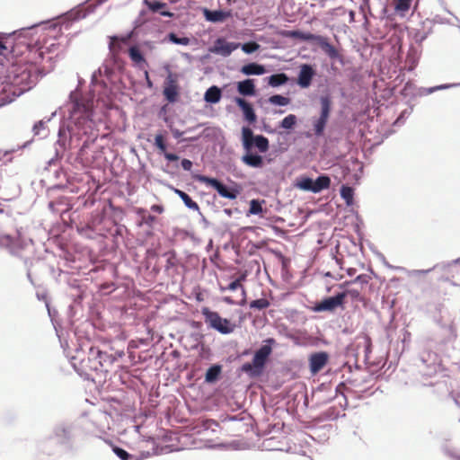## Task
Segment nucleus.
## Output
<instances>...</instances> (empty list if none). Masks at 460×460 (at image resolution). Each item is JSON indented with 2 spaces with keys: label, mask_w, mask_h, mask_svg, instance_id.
<instances>
[{
  "label": "nucleus",
  "mask_w": 460,
  "mask_h": 460,
  "mask_svg": "<svg viewBox=\"0 0 460 460\" xmlns=\"http://www.w3.org/2000/svg\"><path fill=\"white\" fill-rule=\"evenodd\" d=\"M116 359L114 355L102 352L96 347H91L87 355L82 358L74 357L73 365L79 375L93 379L108 373Z\"/></svg>",
  "instance_id": "nucleus-1"
},
{
  "label": "nucleus",
  "mask_w": 460,
  "mask_h": 460,
  "mask_svg": "<svg viewBox=\"0 0 460 460\" xmlns=\"http://www.w3.org/2000/svg\"><path fill=\"white\" fill-rule=\"evenodd\" d=\"M242 146L244 153L241 161L249 167L262 168L265 164L264 158L261 155L254 153L253 149H257L261 154L268 152L270 148L269 139L262 135H254L248 127H243Z\"/></svg>",
  "instance_id": "nucleus-2"
},
{
  "label": "nucleus",
  "mask_w": 460,
  "mask_h": 460,
  "mask_svg": "<svg viewBox=\"0 0 460 460\" xmlns=\"http://www.w3.org/2000/svg\"><path fill=\"white\" fill-rule=\"evenodd\" d=\"M282 37L298 39L304 41L315 42L324 53L332 59L339 58V51L332 46L328 38L301 31H282L279 32Z\"/></svg>",
  "instance_id": "nucleus-3"
},
{
  "label": "nucleus",
  "mask_w": 460,
  "mask_h": 460,
  "mask_svg": "<svg viewBox=\"0 0 460 460\" xmlns=\"http://www.w3.org/2000/svg\"><path fill=\"white\" fill-rule=\"evenodd\" d=\"M272 352L270 345L261 346L254 354L252 361L247 362L242 366V370L251 376H259L261 375L268 358Z\"/></svg>",
  "instance_id": "nucleus-4"
},
{
  "label": "nucleus",
  "mask_w": 460,
  "mask_h": 460,
  "mask_svg": "<svg viewBox=\"0 0 460 460\" xmlns=\"http://www.w3.org/2000/svg\"><path fill=\"white\" fill-rule=\"evenodd\" d=\"M201 314L208 327L222 334H229L235 329L234 323H232L226 318H222L217 312L211 311L208 307H203L201 309Z\"/></svg>",
  "instance_id": "nucleus-5"
},
{
  "label": "nucleus",
  "mask_w": 460,
  "mask_h": 460,
  "mask_svg": "<svg viewBox=\"0 0 460 460\" xmlns=\"http://www.w3.org/2000/svg\"><path fill=\"white\" fill-rule=\"evenodd\" d=\"M198 180L200 182H203L214 188L218 192V194L223 198L235 199L239 194V190L237 189L228 188L216 178L199 175L198 176Z\"/></svg>",
  "instance_id": "nucleus-6"
},
{
  "label": "nucleus",
  "mask_w": 460,
  "mask_h": 460,
  "mask_svg": "<svg viewBox=\"0 0 460 460\" xmlns=\"http://www.w3.org/2000/svg\"><path fill=\"white\" fill-rule=\"evenodd\" d=\"M321 115L314 121V130L316 136H322L328 119L330 117L332 101L329 96H322L320 99Z\"/></svg>",
  "instance_id": "nucleus-7"
},
{
  "label": "nucleus",
  "mask_w": 460,
  "mask_h": 460,
  "mask_svg": "<svg viewBox=\"0 0 460 460\" xmlns=\"http://www.w3.org/2000/svg\"><path fill=\"white\" fill-rule=\"evenodd\" d=\"M93 102L83 96L75 97L72 101L71 116H78V119H89L92 116Z\"/></svg>",
  "instance_id": "nucleus-8"
},
{
  "label": "nucleus",
  "mask_w": 460,
  "mask_h": 460,
  "mask_svg": "<svg viewBox=\"0 0 460 460\" xmlns=\"http://www.w3.org/2000/svg\"><path fill=\"white\" fill-rule=\"evenodd\" d=\"M239 46V43L228 42L224 38H218L215 40L209 51L223 57H228L234 50L237 49Z\"/></svg>",
  "instance_id": "nucleus-9"
},
{
  "label": "nucleus",
  "mask_w": 460,
  "mask_h": 460,
  "mask_svg": "<svg viewBox=\"0 0 460 460\" xmlns=\"http://www.w3.org/2000/svg\"><path fill=\"white\" fill-rule=\"evenodd\" d=\"M130 38V33L123 37H110L109 49L113 58H116L120 54V52L123 50L124 46L128 44Z\"/></svg>",
  "instance_id": "nucleus-10"
},
{
  "label": "nucleus",
  "mask_w": 460,
  "mask_h": 460,
  "mask_svg": "<svg viewBox=\"0 0 460 460\" xmlns=\"http://www.w3.org/2000/svg\"><path fill=\"white\" fill-rule=\"evenodd\" d=\"M345 300V295L338 293L334 296L323 299L318 305L317 309L320 311H332L339 306H342Z\"/></svg>",
  "instance_id": "nucleus-11"
},
{
  "label": "nucleus",
  "mask_w": 460,
  "mask_h": 460,
  "mask_svg": "<svg viewBox=\"0 0 460 460\" xmlns=\"http://www.w3.org/2000/svg\"><path fill=\"white\" fill-rule=\"evenodd\" d=\"M328 362V354L326 352H316L309 357V367L312 374H317Z\"/></svg>",
  "instance_id": "nucleus-12"
},
{
  "label": "nucleus",
  "mask_w": 460,
  "mask_h": 460,
  "mask_svg": "<svg viewBox=\"0 0 460 460\" xmlns=\"http://www.w3.org/2000/svg\"><path fill=\"white\" fill-rule=\"evenodd\" d=\"M314 75V71L310 65H302L297 78L298 85L302 88L309 87L312 83Z\"/></svg>",
  "instance_id": "nucleus-13"
},
{
  "label": "nucleus",
  "mask_w": 460,
  "mask_h": 460,
  "mask_svg": "<svg viewBox=\"0 0 460 460\" xmlns=\"http://www.w3.org/2000/svg\"><path fill=\"white\" fill-rule=\"evenodd\" d=\"M234 102L243 111L245 120H247L250 124H253L254 122H256L257 116L254 112L252 104H250L244 99L240 97H236L234 99Z\"/></svg>",
  "instance_id": "nucleus-14"
},
{
  "label": "nucleus",
  "mask_w": 460,
  "mask_h": 460,
  "mask_svg": "<svg viewBox=\"0 0 460 460\" xmlns=\"http://www.w3.org/2000/svg\"><path fill=\"white\" fill-rule=\"evenodd\" d=\"M155 146L157 149L164 155L165 159L168 161H177L179 160V156L172 153L167 152V146L165 143V137L163 134H156L155 137Z\"/></svg>",
  "instance_id": "nucleus-15"
},
{
  "label": "nucleus",
  "mask_w": 460,
  "mask_h": 460,
  "mask_svg": "<svg viewBox=\"0 0 460 460\" xmlns=\"http://www.w3.org/2000/svg\"><path fill=\"white\" fill-rule=\"evenodd\" d=\"M237 91L243 96L255 95V84L252 79H246L237 84Z\"/></svg>",
  "instance_id": "nucleus-16"
},
{
  "label": "nucleus",
  "mask_w": 460,
  "mask_h": 460,
  "mask_svg": "<svg viewBox=\"0 0 460 460\" xmlns=\"http://www.w3.org/2000/svg\"><path fill=\"white\" fill-rule=\"evenodd\" d=\"M372 277L369 274H360L353 280L345 281L343 284L340 285V287L358 285L361 288V290L365 291L366 288L367 287Z\"/></svg>",
  "instance_id": "nucleus-17"
},
{
  "label": "nucleus",
  "mask_w": 460,
  "mask_h": 460,
  "mask_svg": "<svg viewBox=\"0 0 460 460\" xmlns=\"http://www.w3.org/2000/svg\"><path fill=\"white\" fill-rule=\"evenodd\" d=\"M204 15L208 21L212 22H217L225 21L227 17L230 16V13L227 12H224L222 10L210 11L205 9Z\"/></svg>",
  "instance_id": "nucleus-18"
},
{
  "label": "nucleus",
  "mask_w": 460,
  "mask_h": 460,
  "mask_svg": "<svg viewBox=\"0 0 460 460\" xmlns=\"http://www.w3.org/2000/svg\"><path fill=\"white\" fill-rule=\"evenodd\" d=\"M221 97V89L216 85L209 87L204 94V100L208 103H217Z\"/></svg>",
  "instance_id": "nucleus-19"
},
{
  "label": "nucleus",
  "mask_w": 460,
  "mask_h": 460,
  "mask_svg": "<svg viewBox=\"0 0 460 460\" xmlns=\"http://www.w3.org/2000/svg\"><path fill=\"white\" fill-rule=\"evenodd\" d=\"M241 72L247 75H263L266 72V69L262 65H260L257 63H249V64L242 66Z\"/></svg>",
  "instance_id": "nucleus-20"
},
{
  "label": "nucleus",
  "mask_w": 460,
  "mask_h": 460,
  "mask_svg": "<svg viewBox=\"0 0 460 460\" xmlns=\"http://www.w3.org/2000/svg\"><path fill=\"white\" fill-rule=\"evenodd\" d=\"M331 179L327 175H321L314 181V193H318L323 190L329 189Z\"/></svg>",
  "instance_id": "nucleus-21"
},
{
  "label": "nucleus",
  "mask_w": 460,
  "mask_h": 460,
  "mask_svg": "<svg viewBox=\"0 0 460 460\" xmlns=\"http://www.w3.org/2000/svg\"><path fill=\"white\" fill-rule=\"evenodd\" d=\"M174 190V193L177 194L181 199V200L183 201V203L185 204V206L190 209H193V210H199V207L198 205V203L194 200L191 199V198L184 191L179 190V189H173Z\"/></svg>",
  "instance_id": "nucleus-22"
},
{
  "label": "nucleus",
  "mask_w": 460,
  "mask_h": 460,
  "mask_svg": "<svg viewBox=\"0 0 460 460\" xmlns=\"http://www.w3.org/2000/svg\"><path fill=\"white\" fill-rule=\"evenodd\" d=\"M354 286L355 285L344 287L345 290L343 292H341V294H344L345 297L349 296L353 300L363 301L362 293L364 292V290H361V288L359 287H354Z\"/></svg>",
  "instance_id": "nucleus-23"
},
{
  "label": "nucleus",
  "mask_w": 460,
  "mask_h": 460,
  "mask_svg": "<svg viewBox=\"0 0 460 460\" xmlns=\"http://www.w3.org/2000/svg\"><path fill=\"white\" fill-rule=\"evenodd\" d=\"M128 55L132 62L137 65L146 64V59L137 46H132L128 49Z\"/></svg>",
  "instance_id": "nucleus-24"
},
{
  "label": "nucleus",
  "mask_w": 460,
  "mask_h": 460,
  "mask_svg": "<svg viewBox=\"0 0 460 460\" xmlns=\"http://www.w3.org/2000/svg\"><path fill=\"white\" fill-rule=\"evenodd\" d=\"M288 81V77L286 74H275L270 75L268 78V84L272 87H278L279 85L287 84Z\"/></svg>",
  "instance_id": "nucleus-25"
},
{
  "label": "nucleus",
  "mask_w": 460,
  "mask_h": 460,
  "mask_svg": "<svg viewBox=\"0 0 460 460\" xmlns=\"http://www.w3.org/2000/svg\"><path fill=\"white\" fill-rule=\"evenodd\" d=\"M31 73L26 68L22 69L19 74H16L13 78V84L29 85L31 83Z\"/></svg>",
  "instance_id": "nucleus-26"
},
{
  "label": "nucleus",
  "mask_w": 460,
  "mask_h": 460,
  "mask_svg": "<svg viewBox=\"0 0 460 460\" xmlns=\"http://www.w3.org/2000/svg\"><path fill=\"white\" fill-rule=\"evenodd\" d=\"M164 95L170 102L176 101L178 96L177 85L172 82L168 86L164 89Z\"/></svg>",
  "instance_id": "nucleus-27"
},
{
  "label": "nucleus",
  "mask_w": 460,
  "mask_h": 460,
  "mask_svg": "<svg viewBox=\"0 0 460 460\" xmlns=\"http://www.w3.org/2000/svg\"><path fill=\"white\" fill-rule=\"evenodd\" d=\"M221 373V367L218 365H215L210 367L206 373L205 380L208 383H213L217 380L219 375Z\"/></svg>",
  "instance_id": "nucleus-28"
},
{
  "label": "nucleus",
  "mask_w": 460,
  "mask_h": 460,
  "mask_svg": "<svg viewBox=\"0 0 460 460\" xmlns=\"http://www.w3.org/2000/svg\"><path fill=\"white\" fill-rule=\"evenodd\" d=\"M137 213L140 216H142V221L140 223V226L142 224H145L150 227H152L156 221V217L152 215H146V209L144 208H137Z\"/></svg>",
  "instance_id": "nucleus-29"
},
{
  "label": "nucleus",
  "mask_w": 460,
  "mask_h": 460,
  "mask_svg": "<svg viewBox=\"0 0 460 460\" xmlns=\"http://www.w3.org/2000/svg\"><path fill=\"white\" fill-rule=\"evenodd\" d=\"M296 186L303 190L314 192V180L311 178H308V177L301 178L297 181Z\"/></svg>",
  "instance_id": "nucleus-30"
},
{
  "label": "nucleus",
  "mask_w": 460,
  "mask_h": 460,
  "mask_svg": "<svg viewBox=\"0 0 460 460\" xmlns=\"http://www.w3.org/2000/svg\"><path fill=\"white\" fill-rule=\"evenodd\" d=\"M353 189L349 186L343 185L341 188V196L346 201L348 205L353 202Z\"/></svg>",
  "instance_id": "nucleus-31"
},
{
  "label": "nucleus",
  "mask_w": 460,
  "mask_h": 460,
  "mask_svg": "<svg viewBox=\"0 0 460 460\" xmlns=\"http://www.w3.org/2000/svg\"><path fill=\"white\" fill-rule=\"evenodd\" d=\"M237 288H241L242 290V295H243V299H242V305L245 302L246 300V289L245 288L243 287V284H240L236 279L232 281L228 286L227 288H221V290L222 291H225L226 289L228 290H235Z\"/></svg>",
  "instance_id": "nucleus-32"
},
{
  "label": "nucleus",
  "mask_w": 460,
  "mask_h": 460,
  "mask_svg": "<svg viewBox=\"0 0 460 460\" xmlns=\"http://www.w3.org/2000/svg\"><path fill=\"white\" fill-rule=\"evenodd\" d=\"M270 305V303L266 298H260L256 300H252L250 303V308L257 309V310H263L268 308Z\"/></svg>",
  "instance_id": "nucleus-33"
},
{
  "label": "nucleus",
  "mask_w": 460,
  "mask_h": 460,
  "mask_svg": "<svg viewBox=\"0 0 460 460\" xmlns=\"http://www.w3.org/2000/svg\"><path fill=\"white\" fill-rule=\"evenodd\" d=\"M269 102L274 105L286 106L290 102V99L282 95H272L270 97Z\"/></svg>",
  "instance_id": "nucleus-34"
},
{
  "label": "nucleus",
  "mask_w": 460,
  "mask_h": 460,
  "mask_svg": "<svg viewBox=\"0 0 460 460\" xmlns=\"http://www.w3.org/2000/svg\"><path fill=\"white\" fill-rule=\"evenodd\" d=\"M169 41L174 43V44H178V45H183V46H187L190 44V39L188 37H181V38H179L175 33L173 32H171L168 34L167 36Z\"/></svg>",
  "instance_id": "nucleus-35"
},
{
  "label": "nucleus",
  "mask_w": 460,
  "mask_h": 460,
  "mask_svg": "<svg viewBox=\"0 0 460 460\" xmlns=\"http://www.w3.org/2000/svg\"><path fill=\"white\" fill-rule=\"evenodd\" d=\"M411 1L412 0H394V8L397 12L405 13L410 9Z\"/></svg>",
  "instance_id": "nucleus-36"
},
{
  "label": "nucleus",
  "mask_w": 460,
  "mask_h": 460,
  "mask_svg": "<svg viewBox=\"0 0 460 460\" xmlns=\"http://www.w3.org/2000/svg\"><path fill=\"white\" fill-rule=\"evenodd\" d=\"M296 123V117L294 114H289L287 117H285L281 121V128L286 129L292 128Z\"/></svg>",
  "instance_id": "nucleus-37"
},
{
  "label": "nucleus",
  "mask_w": 460,
  "mask_h": 460,
  "mask_svg": "<svg viewBox=\"0 0 460 460\" xmlns=\"http://www.w3.org/2000/svg\"><path fill=\"white\" fill-rule=\"evenodd\" d=\"M146 4L148 6L149 10L152 12H160L161 9L166 6L165 3H162L159 1H147L146 0Z\"/></svg>",
  "instance_id": "nucleus-38"
},
{
  "label": "nucleus",
  "mask_w": 460,
  "mask_h": 460,
  "mask_svg": "<svg viewBox=\"0 0 460 460\" xmlns=\"http://www.w3.org/2000/svg\"><path fill=\"white\" fill-rule=\"evenodd\" d=\"M112 446V451L114 452V454L119 457L121 460H129L131 458V455L128 454L126 450L117 447V446H114V445H111Z\"/></svg>",
  "instance_id": "nucleus-39"
},
{
  "label": "nucleus",
  "mask_w": 460,
  "mask_h": 460,
  "mask_svg": "<svg viewBox=\"0 0 460 460\" xmlns=\"http://www.w3.org/2000/svg\"><path fill=\"white\" fill-rule=\"evenodd\" d=\"M260 49V45L255 41H250L242 45V49L247 54L255 52Z\"/></svg>",
  "instance_id": "nucleus-40"
},
{
  "label": "nucleus",
  "mask_w": 460,
  "mask_h": 460,
  "mask_svg": "<svg viewBox=\"0 0 460 460\" xmlns=\"http://www.w3.org/2000/svg\"><path fill=\"white\" fill-rule=\"evenodd\" d=\"M249 212L252 215H257V214H260L262 212V207H261V204L256 200V199H252L251 202H250V209H249Z\"/></svg>",
  "instance_id": "nucleus-41"
},
{
  "label": "nucleus",
  "mask_w": 460,
  "mask_h": 460,
  "mask_svg": "<svg viewBox=\"0 0 460 460\" xmlns=\"http://www.w3.org/2000/svg\"><path fill=\"white\" fill-rule=\"evenodd\" d=\"M181 164L185 171H190L192 168V162L189 159H182Z\"/></svg>",
  "instance_id": "nucleus-42"
},
{
  "label": "nucleus",
  "mask_w": 460,
  "mask_h": 460,
  "mask_svg": "<svg viewBox=\"0 0 460 460\" xmlns=\"http://www.w3.org/2000/svg\"><path fill=\"white\" fill-rule=\"evenodd\" d=\"M151 210L153 212H155V213H158V214H162L164 213V208L162 205H157V204H155L151 207Z\"/></svg>",
  "instance_id": "nucleus-43"
},
{
  "label": "nucleus",
  "mask_w": 460,
  "mask_h": 460,
  "mask_svg": "<svg viewBox=\"0 0 460 460\" xmlns=\"http://www.w3.org/2000/svg\"><path fill=\"white\" fill-rule=\"evenodd\" d=\"M406 62L407 63H411L409 67H408V70H413L416 66V61L412 58H410L409 56L407 57V59H406Z\"/></svg>",
  "instance_id": "nucleus-44"
},
{
  "label": "nucleus",
  "mask_w": 460,
  "mask_h": 460,
  "mask_svg": "<svg viewBox=\"0 0 460 460\" xmlns=\"http://www.w3.org/2000/svg\"><path fill=\"white\" fill-rule=\"evenodd\" d=\"M211 424L217 425V422L213 420H207L204 421L203 426L205 428L208 429V428H210Z\"/></svg>",
  "instance_id": "nucleus-45"
},
{
  "label": "nucleus",
  "mask_w": 460,
  "mask_h": 460,
  "mask_svg": "<svg viewBox=\"0 0 460 460\" xmlns=\"http://www.w3.org/2000/svg\"><path fill=\"white\" fill-rule=\"evenodd\" d=\"M246 278H247V274L246 272H243L242 273L237 279L236 280L240 283V284H243V282H244L246 280Z\"/></svg>",
  "instance_id": "nucleus-46"
},
{
  "label": "nucleus",
  "mask_w": 460,
  "mask_h": 460,
  "mask_svg": "<svg viewBox=\"0 0 460 460\" xmlns=\"http://www.w3.org/2000/svg\"><path fill=\"white\" fill-rule=\"evenodd\" d=\"M43 125H44V124H43V122H42V121H39V122H37V123L34 125V127H33V130L35 131V133H36V134H38V132H39V128H42V127H43Z\"/></svg>",
  "instance_id": "nucleus-47"
},
{
  "label": "nucleus",
  "mask_w": 460,
  "mask_h": 460,
  "mask_svg": "<svg viewBox=\"0 0 460 460\" xmlns=\"http://www.w3.org/2000/svg\"><path fill=\"white\" fill-rule=\"evenodd\" d=\"M161 15L164 16V17H172L173 14L172 13L169 12V11H162L160 12Z\"/></svg>",
  "instance_id": "nucleus-48"
},
{
  "label": "nucleus",
  "mask_w": 460,
  "mask_h": 460,
  "mask_svg": "<svg viewBox=\"0 0 460 460\" xmlns=\"http://www.w3.org/2000/svg\"><path fill=\"white\" fill-rule=\"evenodd\" d=\"M349 22H353L355 21V12L349 11Z\"/></svg>",
  "instance_id": "nucleus-49"
},
{
  "label": "nucleus",
  "mask_w": 460,
  "mask_h": 460,
  "mask_svg": "<svg viewBox=\"0 0 460 460\" xmlns=\"http://www.w3.org/2000/svg\"><path fill=\"white\" fill-rule=\"evenodd\" d=\"M7 47L0 40V54H3L4 50H6Z\"/></svg>",
  "instance_id": "nucleus-50"
},
{
  "label": "nucleus",
  "mask_w": 460,
  "mask_h": 460,
  "mask_svg": "<svg viewBox=\"0 0 460 460\" xmlns=\"http://www.w3.org/2000/svg\"><path fill=\"white\" fill-rule=\"evenodd\" d=\"M224 301H225L226 303L229 304V305H233V304H234V300H233L231 297H228V296L225 297V298H224Z\"/></svg>",
  "instance_id": "nucleus-51"
},
{
  "label": "nucleus",
  "mask_w": 460,
  "mask_h": 460,
  "mask_svg": "<svg viewBox=\"0 0 460 460\" xmlns=\"http://www.w3.org/2000/svg\"><path fill=\"white\" fill-rule=\"evenodd\" d=\"M347 273L349 275V276H353L355 273H356V270L353 269V268H349L347 270Z\"/></svg>",
  "instance_id": "nucleus-52"
},
{
  "label": "nucleus",
  "mask_w": 460,
  "mask_h": 460,
  "mask_svg": "<svg viewBox=\"0 0 460 460\" xmlns=\"http://www.w3.org/2000/svg\"><path fill=\"white\" fill-rule=\"evenodd\" d=\"M181 135H182V133L180 132L179 130H174L173 131L174 137H180Z\"/></svg>",
  "instance_id": "nucleus-53"
},
{
  "label": "nucleus",
  "mask_w": 460,
  "mask_h": 460,
  "mask_svg": "<svg viewBox=\"0 0 460 460\" xmlns=\"http://www.w3.org/2000/svg\"><path fill=\"white\" fill-rule=\"evenodd\" d=\"M266 341H267L268 343H274V342H275L274 339H271V338H270V339H268Z\"/></svg>",
  "instance_id": "nucleus-54"
},
{
  "label": "nucleus",
  "mask_w": 460,
  "mask_h": 460,
  "mask_svg": "<svg viewBox=\"0 0 460 460\" xmlns=\"http://www.w3.org/2000/svg\"><path fill=\"white\" fill-rule=\"evenodd\" d=\"M167 262H168V264H172V259H168Z\"/></svg>",
  "instance_id": "nucleus-55"
}]
</instances>
